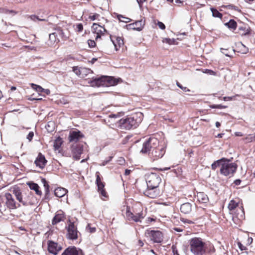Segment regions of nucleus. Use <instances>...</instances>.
I'll return each instance as SVG.
<instances>
[{
	"instance_id": "nucleus-1",
	"label": "nucleus",
	"mask_w": 255,
	"mask_h": 255,
	"mask_svg": "<svg viewBox=\"0 0 255 255\" xmlns=\"http://www.w3.org/2000/svg\"><path fill=\"white\" fill-rule=\"evenodd\" d=\"M11 191L18 202L23 206L34 205L37 203V199L34 194L28 190L22 193L18 187H14Z\"/></svg>"
},
{
	"instance_id": "nucleus-2",
	"label": "nucleus",
	"mask_w": 255,
	"mask_h": 255,
	"mask_svg": "<svg viewBox=\"0 0 255 255\" xmlns=\"http://www.w3.org/2000/svg\"><path fill=\"white\" fill-rule=\"evenodd\" d=\"M143 115L141 113H136L119 121V124L122 128L129 130L132 128H136L141 122Z\"/></svg>"
},
{
	"instance_id": "nucleus-3",
	"label": "nucleus",
	"mask_w": 255,
	"mask_h": 255,
	"mask_svg": "<svg viewBox=\"0 0 255 255\" xmlns=\"http://www.w3.org/2000/svg\"><path fill=\"white\" fill-rule=\"evenodd\" d=\"M190 251L194 255H203L205 252V243L201 238H194L189 241Z\"/></svg>"
},
{
	"instance_id": "nucleus-4",
	"label": "nucleus",
	"mask_w": 255,
	"mask_h": 255,
	"mask_svg": "<svg viewBox=\"0 0 255 255\" xmlns=\"http://www.w3.org/2000/svg\"><path fill=\"white\" fill-rule=\"evenodd\" d=\"M118 80L111 76H102L91 81L93 86L110 87L117 85Z\"/></svg>"
},
{
	"instance_id": "nucleus-5",
	"label": "nucleus",
	"mask_w": 255,
	"mask_h": 255,
	"mask_svg": "<svg viewBox=\"0 0 255 255\" xmlns=\"http://www.w3.org/2000/svg\"><path fill=\"white\" fill-rule=\"evenodd\" d=\"M238 165L234 162H231L230 161L226 158L222 166L220 168V173L225 176H233L236 172Z\"/></svg>"
},
{
	"instance_id": "nucleus-6",
	"label": "nucleus",
	"mask_w": 255,
	"mask_h": 255,
	"mask_svg": "<svg viewBox=\"0 0 255 255\" xmlns=\"http://www.w3.org/2000/svg\"><path fill=\"white\" fill-rule=\"evenodd\" d=\"M145 235L153 243H160L163 241V234L159 231L147 230L145 232Z\"/></svg>"
},
{
	"instance_id": "nucleus-7",
	"label": "nucleus",
	"mask_w": 255,
	"mask_h": 255,
	"mask_svg": "<svg viewBox=\"0 0 255 255\" xmlns=\"http://www.w3.org/2000/svg\"><path fill=\"white\" fill-rule=\"evenodd\" d=\"M161 179L160 175L157 173H150L147 177L146 183L147 187H158Z\"/></svg>"
},
{
	"instance_id": "nucleus-8",
	"label": "nucleus",
	"mask_w": 255,
	"mask_h": 255,
	"mask_svg": "<svg viewBox=\"0 0 255 255\" xmlns=\"http://www.w3.org/2000/svg\"><path fill=\"white\" fill-rule=\"evenodd\" d=\"M159 141L157 138L155 137H150L145 141L142 145V148L140 150L142 153H147L153 147H155V145H157Z\"/></svg>"
},
{
	"instance_id": "nucleus-9",
	"label": "nucleus",
	"mask_w": 255,
	"mask_h": 255,
	"mask_svg": "<svg viewBox=\"0 0 255 255\" xmlns=\"http://www.w3.org/2000/svg\"><path fill=\"white\" fill-rule=\"evenodd\" d=\"M150 154V158L153 160H157L161 158L165 152V147L162 145H155Z\"/></svg>"
},
{
	"instance_id": "nucleus-10",
	"label": "nucleus",
	"mask_w": 255,
	"mask_h": 255,
	"mask_svg": "<svg viewBox=\"0 0 255 255\" xmlns=\"http://www.w3.org/2000/svg\"><path fill=\"white\" fill-rule=\"evenodd\" d=\"M5 205L10 210L16 209L21 206L19 202L17 203L10 193H6L5 194Z\"/></svg>"
},
{
	"instance_id": "nucleus-11",
	"label": "nucleus",
	"mask_w": 255,
	"mask_h": 255,
	"mask_svg": "<svg viewBox=\"0 0 255 255\" xmlns=\"http://www.w3.org/2000/svg\"><path fill=\"white\" fill-rule=\"evenodd\" d=\"M69 225L66 227L67 234V237L70 240H76L78 238V231L77 227L74 225V222L69 220Z\"/></svg>"
},
{
	"instance_id": "nucleus-12",
	"label": "nucleus",
	"mask_w": 255,
	"mask_h": 255,
	"mask_svg": "<svg viewBox=\"0 0 255 255\" xmlns=\"http://www.w3.org/2000/svg\"><path fill=\"white\" fill-rule=\"evenodd\" d=\"M73 157L75 160H79L83 150V145L82 143L73 144L71 146Z\"/></svg>"
},
{
	"instance_id": "nucleus-13",
	"label": "nucleus",
	"mask_w": 255,
	"mask_h": 255,
	"mask_svg": "<svg viewBox=\"0 0 255 255\" xmlns=\"http://www.w3.org/2000/svg\"><path fill=\"white\" fill-rule=\"evenodd\" d=\"M126 216L128 220L133 221L135 222H141V219L144 218L142 211L135 214L131 213L129 210H127L126 212Z\"/></svg>"
},
{
	"instance_id": "nucleus-14",
	"label": "nucleus",
	"mask_w": 255,
	"mask_h": 255,
	"mask_svg": "<svg viewBox=\"0 0 255 255\" xmlns=\"http://www.w3.org/2000/svg\"><path fill=\"white\" fill-rule=\"evenodd\" d=\"M145 24V20L141 19L135 22L126 25V27L128 30H135L140 31L143 28Z\"/></svg>"
},
{
	"instance_id": "nucleus-15",
	"label": "nucleus",
	"mask_w": 255,
	"mask_h": 255,
	"mask_svg": "<svg viewBox=\"0 0 255 255\" xmlns=\"http://www.w3.org/2000/svg\"><path fill=\"white\" fill-rule=\"evenodd\" d=\"M144 194L145 196L153 199L160 195V191L158 187H147Z\"/></svg>"
},
{
	"instance_id": "nucleus-16",
	"label": "nucleus",
	"mask_w": 255,
	"mask_h": 255,
	"mask_svg": "<svg viewBox=\"0 0 255 255\" xmlns=\"http://www.w3.org/2000/svg\"><path fill=\"white\" fill-rule=\"evenodd\" d=\"M62 247L57 243L50 241L48 245V250L49 252L54 255L58 254V252L61 251Z\"/></svg>"
},
{
	"instance_id": "nucleus-17",
	"label": "nucleus",
	"mask_w": 255,
	"mask_h": 255,
	"mask_svg": "<svg viewBox=\"0 0 255 255\" xmlns=\"http://www.w3.org/2000/svg\"><path fill=\"white\" fill-rule=\"evenodd\" d=\"M92 28L94 32L96 33L97 35L96 39L97 40L99 38L101 37V34H104L105 32L107 31L106 29L102 26L98 24L94 23L92 26Z\"/></svg>"
},
{
	"instance_id": "nucleus-18",
	"label": "nucleus",
	"mask_w": 255,
	"mask_h": 255,
	"mask_svg": "<svg viewBox=\"0 0 255 255\" xmlns=\"http://www.w3.org/2000/svg\"><path fill=\"white\" fill-rule=\"evenodd\" d=\"M47 162L45 156L41 153H39L38 156L36 158L34 163L36 166L39 167L40 169H43Z\"/></svg>"
},
{
	"instance_id": "nucleus-19",
	"label": "nucleus",
	"mask_w": 255,
	"mask_h": 255,
	"mask_svg": "<svg viewBox=\"0 0 255 255\" xmlns=\"http://www.w3.org/2000/svg\"><path fill=\"white\" fill-rule=\"evenodd\" d=\"M83 136V134L79 130H73L70 132L68 138L70 142H77Z\"/></svg>"
},
{
	"instance_id": "nucleus-20",
	"label": "nucleus",
	"mask_w": 255,
	"mask_h": 255,
	"mask_svg": "<svg viewBox=\"0 0 255 255\" xmlns=\"http://www.w3.org/2000/svg\"><path fill=\"white\" fill-rule=\"evenodd\" d=\"M81 251L75 247L71 246L65 249L61 255H80Z\"/></svg>"
},
{
	"instance_id": "nucleus-21",
	"label": "nucleus",
	"mask_w": 255,
	"mask_h": 255,
	"mask_svg": "<svg viewBox=\"0 0 255 255\" xmlns=\"http://www.w3.org/2000/svg\"><path fill=\"white\" fill-rule=\"evenodd\" d=\"M96 183L101 195L104 197H106V192L104 189V184L101 180L99 172L96 173Z\"/></svg>"
},
{
	"instance_id": "nucleus-22",
	"label": "nucleus",
	"mask_w": 255,
	"mask_h": 255,
	"mask_svg": "<svg viewBox=\"0 0 255 255\" xmlns=\"http://www.w3.org/2000/svg\"><path fill=\"white\" fill-rule=\"evenodd\" d=\"M110 39L111 41L112 42L113 45L115 46L116 50L117 51L121 47V46H123L124 44L123 39L120 36L116 37V41H114L112 39L111 36H110Z\"/></svg>"
},
{
	"instance_id": "nucleus-23",
	"label": "nucleus",
	"mask_w": 255,
	"mask_h": 255,
	"mask_svg": "<svg viewBox=\"0 0 255 255\" xmlns=\"http://www.w3.org/2000/svg\"><path fill=\"white\" fill-rule=\"evenodd\" d=\"M180 211L185 214H189L192 211V204L188 202L182 204L180 207Z\"/></svg>"
},
{
	"instance_id": "nucleus-24",
	"label": "nucleus",
	"mask_w": 255,
	"mask_h": 255,
	"mask_svg": "<svg viewBox=\"0 0 255 255\" xmlns=\"http://www.w3.org/2000/svg\"><path fill=\"white\" fill-rule=\"evenodd\" d=\"M27 184L31 190H33L35 192V193L37 195H41L42 192L39 190V186L37 184L33 182H29L27 183Z\"/></svg>"
},
{
	"instance_id": "nucleus-25",
	"label": "nucleus",
	"mask_w": 255,
	"mask_h": 255,
	"mask_svg": "<svg viewBox=\"0 0 255 255\" xmlns=\"http://www.w3.org/2000/svg\"><path fill=\"white\" fill-rule=\"evenodd\" d=\"M31 87L32 89L35 90L37 92L43 93L46 95H48L50 93V91L49 89H43L40 86L36 85L35 84H31Z\"/></svg>"
},
{
	"instance_id": "nucleus-26",
	"label": "nucleus",
	"mask_w": 255,
	"mask_h": 255,
	"mask_svg": "<svg viewBox=\"0 0 255 255\" xmlns=\"http://www.w3.org/2000/svg\"><path fill=\"white\" fill-rule=\"evenodd\" d=\"M197 198L198 201L202 203H206L209 201L207 195L204 192H198L197 193Z\"/></svg>"
},
{
	"instance_id": "nucleus-27",
	"label": "nucleus",
	"mask_w": 255,
	"mask_h": 255,
	"mask_svg": "<svg viewBox=\"0 0 255 255\" xmlns=\"http://www.w3.org/2000/svg\"><path fill=\"white\" fill-rule=\"evenodd\" d=\"M65 216L63 213L56 214L52 221V225H56L64 219Z\"/></svg>"
},
{
	"instance_id": "nucleus-28",
	"label": "nucleus",
	"mask_w": 255,
	"mask_h": 255,
	"mask_svg": "<svg viewBox=\"0 0 255 255\" xmlns=\"http://www.w3.org/2000/svg\"><path fill=\"white\" fill-rule=\"evenodd\" d=\"M67 193V190L62 187H58L55 189L54 195L57 197H62Z\"/></svg>"
},
{
	"instance_id": "nucleus-29",
	"label": "nucleus",
	"mask_w": 255,
	"mask_h": 255,
	"mask_svg": "<svg viewBox=\"0 0 255 255\" xmlns=\"http://www.w3.org/2000/svg\"><path fill=\"white\" fill-rule=\"evenodd\" d=\"M59 42V38L55 35L54 33H51L49 35L48 45L53 46L54 44L58 43Z\"/></svg>"
},
{
	"instance_id": "nucleus-30",
	"label": "nucleus",
	"mask_w": 255,
	"mask_h": 255,
	"mask_svg": "<svg viewBox=\"0 0 255 255\" xmlns=\"http://www.w3.org/2000/svg\"><path fill=\"white\" fill-rule=\"evenodd\" d=\"M226 158L223 157L219 160L214 161L211 165V168L212 170H215L218 167H221Z\"/></svg>"
},
{
	"instance_id": "nucleus-31",
	"label": "nucleus",
	"mask_w": 255,
	"mask_h": 255,
	"mask_svg": "<svg viewBox=\"0 0 255 255\" xmlns=\"http://www.w3.org/2000/svg\"><path fill=\"white\" fill-rule=\"evenodd\" d=\"M41 181L45 189V198H47L49 193V186L45 179L43 178Z\"/></svg>"
},
{
	"instance_id": "nucleus-32",
	"label": "nucleus",
	"mask_w": 255,
	"mask_h": 255,
	"mask_svg": "<svg viewBox=\"0 0 255 255\" xmlns=\"http://www.w3.org/2000/svg\"><path fill=\"white\" fill-rule=\"evenodd\" d=\"M225 25L231 29L235 30L237 26V22L234 19H231L228 22L225 23Z\"/></svg>"
},
{
	"instance_id": "nucleus-33",
	"label": "nucleus",
	"mask_w": 255,
	"mask_h": 255,
	"mask_svg": "<svg viewBox=\"0 0 255 255\" xmlns=\"http://www.w3.org/2000/svg\"><path fill=\"white\" fill-rule=\"evenodd\" d=\"M55 31L53 32V33H54L55 35L58 37V36H59L60 37H63L64 36V32L60 27H56L54 29Z\"/></svg>"
},
{
	"instance_id": "nucleus-34",
	"label": "nucleus",
	"mask_w": 255,
	"mask_h": 255,
	"mask_svg": "<svg viewBox=\"0 0 255 255\" xmlns=\"http://www.w3.org/2000/svg\"><path fill=\"white\" fill-rule=\"evenodd\" d=\"M238 30V33L242 35H246L249 32V29L246 26H240Z\"/></svg>"
},
{
	"instance_id": "nucleus-35",
	"label": "nucleus",
	"mask_w": 255,
	"mask_h": 255,
	"mask_svg": "<svg viewBox=\"0 0 255 255\" xmlns=\"http://www.w3.org/2000/svg\"><path fill=\"white\" fill-rule=\"evenodd\" d=\"M5 196L2 197L0 196V211L2 212V210H5Z\"/></svg>"
},
{
	"instance_id": "nucleus-36",
	"label": "nucleus",
	"mask_w": 255,
	"mask_h": 255,
	"mask_svg": "<svg viewBox=\"0 0 255 255\" xmlns=\"http://www.w3.org/2000/svg\"><path fill=\"white\" fill-rule=\"evenodd\" d=\"M62 139L60 137L57 138L54 142L53 146L55 150H58L62 144Z\"/></svg>"
},
{
	"instance_id": "nucleus-37",
	"label": "nucleus",
	"mask_w": 255,
	"mask_h": 255,
	"mask_svg": "<svg viewBox=\"0 0 255 255\" xmlns=\"http://www.w3.org/2000/svg\"><path fill=\"white\" fill-rule=\"evenodd\" d=\"M238 206V203L236 202L234 200H232L230 202L228 205V208L230 211H232L234 210Z\"/></svg>"
},
{
	"instance_id": "nucleus-38",
	"label": "nucleus",
	"mask_w": 255,
	"mask_h": 255,
	"mask_svg": "<svg viewBox=\"0 0 255 255\" xmlns=\"http://www.w3.org/2000/svg\"><path fill=\"white\" fill-rule=\"evenodd\" d=\"M211 10L213 16L221 18L222 17V14L220 13L218 10L214 8H211Z\"/></svg>"
},
{
	"instance_id": "nucleus-39",
	"label": "nucleus",
	"mask_w": 255,
	"mask_h": 255,
	"mask_svg": "<svg viewBox=\"0 0 255 255\" xmlns=\"http://www.w3.org/2000/svg\"><path fill=\"white\" fill-rule=\"evenodd\" d=\"M247 142H251L255 141V133L248 134L245 138Z\"/></svg>"
},
{
	"instance_id": "nucleus-40",
	"label": "nucleus",
	"mask_w": 255,
	"mask_h": 255,
	"mask_svg": "<svg viewBox=\"0 0 255 255\" xmlns=\"http://www.w3.org/2000/svg\"><path fill=\"white\" fill-rule=\"evenodd\" d=\"M118 18L120 21L128 23L130 22L131 20L129 18L124 17L121 15L118 16Z\"/></svg>"
},
{
	"instance_id": "nucleus-41",
	"label": "nucleus",
	"mask_w": 255,
	"mask_h": 255,
	"mask_svg": "<svg viewBox=\"0 0 255 255\" xmlns=\"http://www.w3.org/2000/svg\"><path fill=\"white\" fill-rule=\"evenodd\" d=\"M175 41V39H170V38H164L162 40V42L163 43H168V44H169L170 45L174 44Z\"/></svg>"
},
{
	"instance_id": "nucleus-42",
	"label": "nucleus",
	"mask_w": 255,
	"mask_h": 255,
	"mask_svg": "<svg viewBox=\"0 0 255 255\" xmlns=\"http://www.w3.org/2000/svg\"><path fill=\"white\" fill-rule=\"evenodd\" d=\"M210 107L212 109H225L227 107L226 106H223L222 105H212L210 106Z\"/></svg>"
},
{
	"instance_id": "nucleus-43",
	"label": "nucleus",
	"mask_w": 255,
	"mask_h": 255,
	"mask_svg": "<svg viewBox=\"0 0 255 255\" xmlns=\"http://www.w3.org/2000/svg\"><path fill=\"white\" fill-rule=\"evenodd\" d=\"M239 44L241 45V50L242 53H247L249 49L247 47H246L242 42H240Z\"/></svg>"
},
{
	"instance_id": "nucleus-44",
	"label": "nucleus",
	"mask_w": 255,
	"mask_h": 255,
	"mask_svg": "<svg viewBox=\"0 0 255 255\" xmlns=\"http://www.w3.org/2000/svg\"><path fill=\"white\" fill-rule=\"evenodd\" d=\"M176 85L179 88L182 89L184 92L190 91V89H189L187 87L182 86V85L181 84H180L178 82H176Z\"/></svg>"
},
{
	"instance_id": "nucleus-45",
	"label": "nucleus",
	"mask_w": 255,
	"mask_h": 255,
	"mask_svg": "<svg viewBox=\"0 0 255 255\" xmlns=\"http://www.w3.org/2000/svg\"><path fill=\"white\" fill-rule=\"evenodd\" d=\"M73 71L78 76L81 75V71L80 69L78 67L74 66L72 68Z\"/></svg>"
},
{
	"instance_id": "nucleus-46",
	"label": "nucleus",
	"mask_w": 255,
	"mask_h": 255,
	"mask_svg": "<svg viewBox=\"0 0 255 255\" xmlns=\"http://www.w3.org/2000/svg\"><path fill=\"white\" fill-rule=\"evenodd\" d=\"M29 18L33 21H36L37 20L39 21H44L45 20L44 19H40L38 18V17L35 15H31L29 16Z\"/></svg>"
},
{
	"instance_id": "nucleus-47",
	"label": "nucleus",
	"mask_w": 255,
	"mask_h": 255,
	"mask_svg": "<svg viewBox=\"0 0 255 255\" xmlns=\"http://www.w3.org/2000/svg\"><path fill=\"white\" fill-rule=\"evenodd\" d=\"M225 7H228L229 9H234L237 11H240L238 7L236 6L233 4L227 5L225 6Z\"/></svg>"
},
{
	"instance_id": "nucleus-48",
	"label": "nucleus",
	"mask_w": 255,
	"mask_h": 255,
	"mask_svg": "<svg viewBox=\"0 0 255 255\" xmlns=\"http://www.w3.org/2000/svg\"><path fill=\"white\" fill-rule=\"evenodd\" d=\"M34 136V133L33 131H30L29 132L28 135H27L26 138L29 141H31L33 137Z\"/></svg>"
},
{
	"instance_id": "nucleus-49",
	"label": "nucleus",
	"mask_w": 255,
	"mask_h": 255,
	"mask_svg": "<svg viewBox=\"0 0 255 255\" xmlns=\"http://www.w3.org/2000/svg\"><path fill=\"white\" fill-rule=\"evenodd\" d=\"M87 230H88L89 232L92 233L96 232V228L95 227H91L88 225L87 227Z\"/></svg>"
},
{
	"instance_id": "nucleus-50",
	"label": "nucleus",
	"mask_w": 255,
	"mask_h": 255,
	"mask_svg": "<svg viewBox=\"0 0 255 255\" xmlns=\"http://www.w3.org/2000/svg\"><path fill=\"white\" fill-rule=\"evenodd\" d=\"M112 158V156H109L108 157V159L104 160L101 164H100V165L101 166H105L109 162H110Z\"/></svg>"
},
{
	"instance_id": "nucleus-51",
	"label": "nucleus",
	"mask_w": 255,
	"mask_h": 255,
	"mask_svg": "<svg viewBox=\"0 0 255 255\" xmlns=\"http://www.w3.org/2000/svg\"><path fill=\"white\" fill-rule=\"evenodd\" d=\"M88 43L90 47H94L96 45V43L94 40H89Z\"/></svg>"
},
{
	"instance_id": "nucleus-52",
	"label": "nucleus",
	"mask_w": 255,
	"mask_h": 255,
	"mask_svg": "<svg viewBox=\"0 0 255 255\" xmlns=\"http://www.w3.org/2000/svg\"><path fill=\"white\" fill-rule=\"evenodd\" d=\"M157 25L158 27L161 29H164L165 28V26L163 23L160 21H158Z\"/></svg>"
},
{
	"instance_id": "nucleus-53",
	"label": "nucleus",
	"mask_w": 255,
	"mask_h": 255,
	"mask_svg": "<svg viewBox=\"0 0 255 255\" xmlns=\"http://www.w3.org/2000/svg\"><path fill=\"white\" fill-rule=\"evenodd\" d=\"M99 16V14L97 13H95L93 15H90L89 18L92 20H95Z\"/></svg>"
},
{
	"instance_id": "nucleus-54",
	"label": "nucleus",
	"mask_w": 255,
	"mask_h": 255,
	"mask_svg": "<svg viewBox=\"0 0 255 255\" xmlns=\"http://www.w3.org/2000/svg\"><path fill=\"white\" fill-rule=\"evenodd\" d=\"M77 28L78 32H81L83 29V24L82 23H79L77 25Z\"/></svg>"
},
{
	"instance_id": "nucleus-55",
	"label": "nucleus",
	"mask_w": 255,
	"mask_h": 255,
	"mask_svg": "<svg viewBox=\"0 0 255 255\" xmlns=\"http://www.w3.org/2000/svg\"><path fill=\"white\" fill-rule=\"evenodd\" d=\"M239 210H240V212H241V215H240V217H238V216H237V217H238L239 219H242V218H243V215H244V209H243V207H241V208H240L239 209Z\"/></svg>"
},
{
	"instance_id": "nucleus-56",
	"label": "nucleus",
	"mask_w": 255,
	"mask_h": 255,
	"mask_svg": "<svg viewBox=\"0 0 255 255\" xmlns=\"http://www.w3.org/2000/svg\"><path fill=\"white\" fill-rule=\"evenodd\" d=\"M204 72L205 73L209 74L210 75L215 74V72L209 69H206Z\"/></svg>"
},
{
	"instance_id": "nucleus-57",
	"label": "nucleus",
	"mask_w": 255,
	"mask_h": 255,
	"mask_svg": "<svg viewBox=\"0 0 255 255\" xmlns=\"http://www.w3.org/2000/svg\"><path fill=\"white\" fill-rule=\"evenodd\" d=\"M181 220L183 223H187L190 224L193 223V222L192 221L189 220H187V219H185L184 218H182L181 219Z\"/></svg>"
},
{
	"instance_id": "nucleus-58",
	"label": "nucleus",
	"mask_w": 255,
	"mask_h": 255,
	"mask_svg": "<svg viewBox=\"0 0 255 255\" xmlns=\"http://www.w3.org/2000/svg\"><path fill=\"white\" fill-rule=\"evenodd\" d=\"M239 248L241 251L245 250L246 248L244 246H243L241 243H238V244Z\"/></svg>"
},
{
	"instance_id": "nucleus-59",
	"label": "nucleus",
	"mask_w": 255,
	"mask_h": 255,
	"mask_svg": "<svg viewBox=\"0 0 255 255\" xmlns=\"http://www.w3.org/2000/svg\"><path fill=\"white\" fill-rule=\"evenodd\" d=\"M234 183L236 185H239L241 183V180L240 179H236L234 181Z\"/></svg>"
},
{
	"instance_id": "nucleus-60",
	"label": "nucleus",
	"mask_w": 255,
	"mask_h": 255,
	"mask_svg": "<svg viewBox=\"0 0 255 255\" xmlns=\"http://www.w3.org/2000/svg\"><path fill=\"white\" fill-rule=\"evenodd\" d=\"M146 0H136L137 3H138L139 6H141L143 2H144Z\"/></svg>"
},
{
	"instance_id": "nucleus-61",
	"label": "nucleus",
	"mask_w": 255,
	"mask_h": 255,
	"mask_svg": "<svg viewBox=\"0 0 255 255\" xmlns=\"http://www.w3.org/2000/svg\"><path fill=\"white\" fill-rule=\"evenodd\" d=\"M233 98L232 97H225L223 98L224 101H230L232 100Z\"/></svg>"
},
{
	"instance_id": "nucleus-62",
	"label": "nucleus",
	"mask_w": 255,
	"mask_h": 255,
	"mask_svg": "<svg viewBox=\"0 0 255 255\" xmlns=\"http://www.w3.org/2000/svg\"><path fill=\"white\" fill-rule=\"evenodd\" d=\"M235 134L237 136H243V134L241 132H236L235 133Z\"/></svg>"
},
{
	"instance_id": "nucleus-63",
	"label": "nucleus",
	"mask_w": 255,
	"mask_h": 255,
	"mask_svg": "<svg viewBox=\"0 0 255 255\" xmlns=\"http://www.w3.org/2000/svg\"><path fill=\"white\" fill-rule=\"evenodd\" d=\"M131 172V170H129V169H127L126 170H125V174L126 175H128L130 174Z\"/></svg>"
},
{
	"instance_id": "nucleus-64",
	"label": "nucleus",
	"mask_w": 255,
	"mask_h": 255,
	"mask_svg": "<svg viewBox=\"0 0 255 255\" xmlns=\"http://www.w3.org/2000/svg\"><path fill=\"white\" fill-rule=\"evenodd\" d=\"M173 230L177 232H180L182 231V229L179 228H173Z\"/></svg>"
}]
</instances>
